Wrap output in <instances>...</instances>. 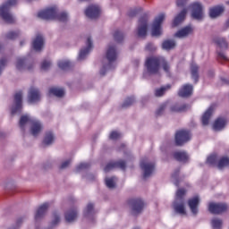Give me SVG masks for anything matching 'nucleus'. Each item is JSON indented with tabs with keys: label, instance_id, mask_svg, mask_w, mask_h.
<instances>
[{
	"label": "nucleus",
	"instance_id": "obj_22",
	"mask_svg": "<svg viewBox=\"0 0 229 229\" xmlns=\"http://www.w3.org/2000/svg\"><path fill=\"white\" fill-rule=\"evenodd\" d=\"M131 205L133 214H139L144 208V202L140 199L131 200Z\"/></svg>",
	"mask_w": 229,
	"mask_h": 229
},
{
	"label": "nucleus",
	"instance_id": "obj_25",
	"mask_svg": "<svg viewBox=\"0 0 229 229\" xmlns=\"http://www.w3.org/2000/svg\"><path fill=\"white\" fill-rule=\"evenodd\" d=\"M47 208H49V203H44L38 208L35 215L36 221H40V219L46 216Z\"/></svg>",
	"mask_w": 229,
	"mask_h": 229
},
{
	"label": "nucleus",
	"instance_id": "obj_9",
	"mask_svg": "<svg viewBox=\"0 0 229 229\" xmlns=\"http://www.w3.org/2000/svg\"><path fill=\"white\" fill-rule=\"evenodd\" d=\"M136 35L140 38H144L148 35V18L143 17L139 20Z\"/></svg>",
	"mask_w": 229,
	"mask_h": 229
},
{
	"label": "nucleus",
	"instance_id": "obj_18",
	"mask_svg": "<svg viewBox=\"0 0 229 229\" xmlns=\"http://www.w3.org/2000/svg\"><path fill=\"white\" fill-rule=\"evenodd\" d=\"M29 128L31 135H33V137H37V135L42 131L44 126L40 121L34 118Z\"/></svg>",
	"mask_w": 229,
	"mask_h": 229
},
{
	"label": "nucleus",
	"instance_id": "obj_56",
	"mask_svg": "<svg viewBox=\"0 0 229 229\" xmlns=\"http://www.w3.org/2000/svg\"><path fill=\"white\" fill-rule=\"evenodd\" d=\"M60 223V216L58 215H54V220L52 222L53 225H58Z\"/></svg>",
	"mask_w": 229,
	"mask_h": 229
},
{
	"label": "nucleus",
	"instance_id": "obj_11",
	"mask_svg": "<svg viewBox=\"0 0 229 229\" xmlns=\"http://www.w3.org/2000/svg\"><path fill=\"white\" fill-rule=\"evenodd\" d=\"M191 137V132L188 131H178L175 134V144L177 146H183L185 142H189Z\"/></svg>",
	"mask_w": 229,
	"mask_h": 229
},
{
	"label": "nucleus",
	"instance_id": "obj_62",
	"mask_svg": "<svg viewBox=\"0 0 229 229\" xmlns=\"http://www.w3.org/2000/svg\"><path fill=\"white\" fill-rule=\"evenodd\" d=\"M3 49V46L0 45V51Z\"/></svg>",
	"mask_w": 229,
	"mask_h": 229
},
{
	"label": "nucleus",
	"instance_id": "obj_21",
	"mask_svg": "<svg viewBox=\"0 0 229 229\" xmlns=\"http://www.w3.org/2000/svg\"><path fill=\"white\" fill-rule=\"evenodd\" d=\"M188 205L190 207V210L191 211V214L196 216L198 214V207L199 206V197L195 196L189 199Z\"/></svg>",
	"mask_w": 229,
	"mask_h": 229
},
{
	"label": "nucleus",
	"instance_id": "obj_61",
	"mask_svg": "<svg viewBox=\"0 0 229 229\" xmlns=\"http://www.w3.org/2000/svg\"><path fill=\"white\" fill-rule=\"evenodd\" d=\"M225 4L229 6V1L225 2Z\"/></svg>",
	"mask_w": 229,
	"mask_h": 229
},
{
	"label": "nucleus",
	"instance_id": "obj_35",
	"mask_svg": "<svg viewBox=\"0 0 229 229\" xmlns=\"http://www.w3.org/2000/svg\"><path fill=\"white\" fill-rule=\"evenodd\" d=\"M53 142H55V134H53L51 131L47 132L43 140V144L45 146H51Z\"/></svg>",
	"mask_w": 229,
	"mask_h": 229
},
{
	"label": "nucleus",
	"instance_id": "obj_30",
	"mask_svg": "<svg viewBox=\"0 0 229 229\" xmlns=\"http://www.w3.org/2000/svg\"><path fill=\"white\" fill-rule=\"evenodd\" d=\"M94 214H96V211H94V204L89 203L84 209V216L85 217H88L89 219H92L94 217Z\"/></svg>",
	"mask_w": 229,
	"mask_h": 229
},
{
	"label": "nucleus",
	"instance_id": "obj_17",
	"mask_svg": "<svg viewBox=\"0 0 229 229\" xmlns=\"http://www.w3.org/2000/svg\"><path fill=\"white\" fill-rule=\"evenodd\" d=\"M226 208H228V206L223 203L211 202L208 205V210L209 212H211V214H221L223 212H225Z\"/></svg>",
	"mask_w": 229,
	"mask_h": 229
},
{
	"label": "nucleus",
	"instance_id": "obj_31",
	"mask_svg": "<svg viewBox=\"0 0 229 229\" xmlns=\"http://www.w3.org/2000/svg\"><path fill=\"white\" fill-rule=\"evenodd\" d=\"M77 217L78 211H76V209H72L65 213V219L67 223H72L73 221H76Z\"/></svg>",
	"mask_w": 229,
	"mask_h": 229
},
{
	"label": "nucleus",
	"instance_id": "obj_26",
	"mask_svg": "<svg viewBox=\"0 0 229 229\" xmlns=\"http://www.w3.org/2000/svg\"><path fill=\"white\" fill-rule=\"evenodd\" d=\"M32 47L35 51H42L44 48V37L38 35L32 42Z\"/></svg>",
	"mask_w": 229,
	"mask_h": 229
},
{
	"label": "nucleus",
	"instance_id": "obj_44",
	"mask_svg": "<svg viewBox=\"0 0 229 229\" xmlns=\"http://www.w3.org/2000/svg\"><path fill=\"white\" fill-rule=\"evenodd\" d=\"M114 38L116 42H122L124 38V34L121 30H115L114 33Z\"/></svg>",
	"mask_w": 229,
	"mask_h": 229
},
{
	"label": "nucleus",
	"instance_id": "obj_57",
	"mask_svg": "<svg viewBox=\"0 0 229 229\" xmlns=\"http://www.w3.org/2000/svg\"><path fill=\"white\" fill-rule=\"evenodd\" d=\"M218 58H221L222 60H228L226 55H225L223 52L218 53Z\"/></svg>",
	"mask_w": 229,
	"mask_h": 229
},
{
	"label": "nucleus",
	"instance_id": "obj_55",
	"mask_svg": "<svg viewBox=\"0 0 229 229\" xmlns=\"http://www.w3.org/2000/svg\"><path fill=\"white\" fill-rule=\"evenodd\" d=\"M187 4V0H177L176 1V4L177 6H185V4Z\"/></svg>",
	"mask_w": 229,
	"mask_h": 229
},
{
	"label": "nucleus",
	"instance_id": "obj_60",
	"mask_svg": "<svg viewBox=\"0 0 229 229\" xmlns=\"http://www.w3.org/2000/svg\"><path fill=\"white\" fill-rule=\"evenodd\" d=\"M23 44H24V41H21V42H20V45H21V46H23Z\"/></svg>",
	"mask_w": 229,
	"mask_h": 229
},
{
	"label": "nucleus",
	"instance_id": "obj_23",
	"mask_svg": "<svg viewBox=\"0 0 229 229\" xmlns=\"http://www.w3.org/2000/svg\"><path fill=\"white\" fill-rule=\"evenodd\" d=\"M192 90H194L192 85L185 84L179 89L178 94L181 98H189V96H192Z\"/></svg>",
	"mask_w": 229,
	"mask_h": 229
},
{
	"label": "nucleus",
	"instance_id": "obj_6",
	"mask_svg": "<svg viewBox=\"0 0 229 229\" xmlns=\"http://www.w3.org/2000/svg\"><path fill=\"white\" fill-rule=\"evenodd\" d=\"M165 21V13H160L154 21L151 28L152 37H160L162 35V22Z\"/></svg>",
	"mask_w": 229,
	"mask_h": 229
},
{
	"label": "nucleus",
	"instance_id": "obj_14",
	"mask_svg": "<svg viewBox=\"0 0 229 229\" xmlns=\"http://www.w3.org/2000/svg\"><path fill=\"white\" fill-rule=\"evenodd\" d=\"M35 118L31 117L30 114H23L20 117L19 127L22 131H26L30 128L31 123Z\"/></svg>",
	"mask_w": 229,
	"mask_h": 229
},
{
	"label": "nucleus",
	"instance_id": "obj_7",
	"mask_svg": "<svg viewBox=\"0 0 229 229\" xmlns=\"http://www.w3.org/2000/svg\"><path fill=\"white\" fill-rule=\"evenodd\" d=\"M191 9V17L196 21H201L205 17V13L203 12V5L199 2H195L190 5Z\"/></svg>",
	"mask_w": 229,
	"mask_h": 229
},
{
	"label": "nucleus",
	"instance_id": "obj_33",
	"mask_svg": "<svg viewBox=\"0 0 229 229\" xmlns=\"http://www.w3.org/2000/svg\"><path fill=\"white\" fill-rule=\"evenodd\" d=\"M65 91L61 88H51L49 89L50 96H55L56 98H64Z\"/></svg>",
	"mask_w": 229,
	"mask_h": 229
},
{
	"label": "nucleus",
	"instance_id": "obj_15",
	"mask_svg": "<svg viewBox=\"0 0 229 229\" xmlns=\"http://www.w3.org/2000/svg\"><path fill=\"white\" fill-rule=\"evenodd\" d=\"M86 48H82L81 49L80 53H79V57L78 60H85V58H87V56L89 55V53H90L92 51V38L90 37H88L86 39Z\"/></svg>",
	"mask_w": 229,
	"mask_h": 229
},
{
	"label": "nucleus",
	"instance_id": "obj_5",
	"mask_svg": "<svg viewBox=\"0 0 229 229\" xmlns=\"http://www.w3.org/2000/svg\"><path fill=\"white\" fill-rule=\"evenodd\" d=\"M183 196H185V190H178L174 202V208L176 214H180V216H185L187 214V211L185 210V204L183 202Z\"/></svg>",
	"mask_w": 229,
	"mask_h": 229
},
{
	"label": "nucleus",
	"instance_id": "obj_24",
	"mask_svg": "<svg viewBox=\"0 0 229 229\" xmlns=\"http://www.w3.org/2000/svg\"><path fill=\"white\" fill-rule=\"evenodd\" d=\"M115 167H119L120 169H125L126 163H124V161L111 162L106 165L104 171L105 173H108L109 171H112V169H115Z\"/></svg>",
	"mask_w": 229,
	"mask_h": 229
},
{
	"label": "nucleus",
	"instance_id": "obj_40",
	"mask_svg": "<svg viewBox=\"0 0 229 229\" xmlns=\"http://www.w3.org/2000/svg\"><path fill=\"white\" fill-rule=\"evenodd\" d=\"M211 226L214 229H221L223 226V221L221 219L218 218H213L211 220Z\"/></svg>",
	"mask_w": 229,
	"mask_h": 229
},
{
	"label": "nucleus",
	"instance_id": "obj_41",
	"mask_svg": "<svg viewBox=\"0 0 229 229\" xmlns=\"http://www.w3.org/2000/svg\"><path fill=\"white\" fill-rule=\"evenodd\" d=\"M59 69L65 71V69H69L71 67V62L69 60H61L58 62Z\"/></svg>",
	"mask_w": 229,
	"mask_h": 229
},
{
	"label": "nucleus",
	"instance_id": "obj_50",
	"mask_svg": "<svg viewBox=\"0 0 229 229\" xmlns=\"http://www.w3.org/2000/svg\"><path fill=\"white\" fill-rule=\"evenodd\" d=\"M50 68H51V61L45 60V61L42 62V64H41L42 71H47Z\"/></svg>",
	"mask_w": 229,
	"mask_h": 229
},
{
	"label": "nucleus",
	"instance_id": "obj_16",
	"mask_svg": "<svg viewBox=\"0 0 229 229\" xmlns=\"http://www.w3.org/2000/svg\"><path fill=\"white\" fill-rule=\"evenodd\" d=\"M194 33V27L188 25L181 30H179L174 37L176 38H187V37H191Z\"/></svg>",
	"mask_w": 229,
	"mask_h": 229
},
{
	"label": "nucleus",
	"instance_id": "obj_20",
	"mask_svg": "<svg viewBox=\"0 0 229 229\" xmlns=\"http://www.w3.org/2000/svg\"><path fill=\"white\" fill-rule=\"evenodd\" d=\"M214 110H216V105H211L204 113L201 119L203 126L208 125V123H210V117H212V114H214Z\"/></svg>",
	"mask_w": 229,
	"mask_h": 229
},
{
	"label": "nucleus",
	"instance_id": "obj_49",
	"mask_svg": "<svg viewBox=\"0 0 229 229\" xmlns=\"http://www.w3.org/2000/svg\"><path fill=\"white\" fill-rule=\"evenodd\" d=\"M88 167H90V165L89 163H81L76 167V172L80 173V171H83L84 169H88Z\"/></svg>",
	"mask_w": 229,
	"mask_h": 229
},
{
	"label": "nucleus",
	"instance_id": "obj_43",
	"mask_svg": "<svg viewBox=\"0 0 229 229\" xmlns=\"http://www.w3.org/2000/svg\"><path fill=\"white\" fill-rule=\"evenodd\" d=\"M19 35H21V32H19V30H17V31H9L6 34V38H8V40H15V38H17L19 37Z\"/></svg>",
	"mask_w": 229,
	"mask_h": 229
},
{
	"label": "nucleus",
	"instance_id": "obj_10",
	"mask_svg": "<svg viewBox=\"0 0 229 229\" xmlns=\"http://www.w3.org/2000/svg\"><path fill=\"white\" fill-rule=\"evenodd\" d=\"M140 167L143 171V178H149L153 174V171H155V164L148 162V159H143L140 162Z\"/></svg>",
	"mask_w": 229,
	"mask_h": 229
},
{
	"label": "nucleus",
	"instance_id": "obj_39",
	"mask_svg": "<svg viewBox=\"0 0 229 229\" xmlns=\"http://www.w3.org/2000/svg\"><path fill=\"white\" fill-rule=\"evenodd\" d=\"M198 64H192L191 67V78L192 80H194L195 83L198 81Z\"/></svg>",
	"mask_w": 229,
	"mask_h": 229
},
{
	"label": "nucleus",
	"instance_id": "obj_8",
	"mask_svg": "<svg viewBox=\"0 0 229 229\" xmlns=\"http://www.w3.org/2000/svg\"><path fill=\"white\" fill-rule=\"evenodd\" d=\"M21 112H22V93L19 91L14 95L13 104L11 106V114L12 115H15V114H21Z\"/></svg>",
	"mask_w": 229,
	"mask_h": 229
},
{
	"label": "nucleus",
	"instance_id": "obj_4",
	"mask_svg": "<svg viewBox=\"0 0 229 229\" xmlns=\"http://www.w3.org/2000/svg\"><path fill=\"white\" fill-rule=\"evenodd\" d=\"M18 1L19 0H8L0 6V17H2L7 24H13V22H15V17L10 13V8L15 6Z\"/></svg>",
	"mask_w": 229,
	"mask_h": 229
},
{
	"label": "nucleus",
	"instance_id": "obj_54",
	"mask_svg": "<svg viewBox=\"0 0 229 229\" xmlns=\"http://www.w3.org/2000/svg\"><path fill=\"white\" fill-rule=\"evenodd\" d=\"M146 49L148 51H155V49H157V47H155V45H153L152 43H148L146 47Z\"/></svg>",
	"mask_w": 229,
	"mask_h": 229
},
{
	"label": "nucleus",
	"instance_id": "obj_47",
	"mask_svg": "<svg viewBox=\"0 0 229 229\" xmlns=\"http://www.w3.org/2000/svg\"><path fill=\"white\" fill-rule=\"evenodd\" d=\"M134 103H135V98L131 97L124 100L123 106V108H126L128 106H131V105H133Z\"/></svg>",
	"mask_w": 229,
	"mask_h": 229
},
{
	"label": "nucleus",
	"instance_id": "obj_27",
	"mask_svg": "<svg viewBox=\"0 0 229 229\" xmlns=\"http://www.w3.org/2000/svg\"><path fill=\"white\" fill-rule=\"evenodd\" d=\"M225 126H226V119L220 117L215 121L213 130L215 131H221V130H224Z\"/></svg>",
	"mask_w": 229,
	"mask_h": 229
},
{
	"label": "nucleus",
	"instance_id": "obj_3",
	"mask_svg": "<svg viewBox=\"0 0 229 229\" xmlns=\"http://www.w3.org/2000/svg\"><path fill=\"white\" fill-rule=\"evenodd\" d=\"M117 47L115 45H108L106 50V58L107 60V63H105L103 69L100 71V74L104 75L105 72H103L104 69H114L115 67V62L117 60Z\"/></svg>",
	"mask_w": 229,
	"mask_h": 229
},
{
	"label": "nucleus",
	"instance_id": "obj_45",
	"mask_svg": "<svg viewBox=\"0 0 229 229\" xmlns=\"http://www.w3.org/2000/svg\"><path fill=\"white\" fill-rule=\"evenodd\" d=\"M216 44L220 46V47L226 49L228 47V43L226 42V39L225 38H218L216 40Z\"/></svg>",
	"mask_w": 229,
	"mask_h": 229
},
{
	"label": "nucleus",
	"instance_id": "obj_36",
	"mask_svg": "<svg viewBox=\"0 0 229 229\" xmlns=\"http://www.w3.org/2000/svg\"><path fill=\"white\" fill-rule=\"evenodd\" d=\"M105 182H106V185L108 189H115V185L117 183V178L116 177H106Z\"/></svg>",
	"mask_w": 229,
	"mask_h": 229
},
{
	"label": "nucleus",
	"instance_id": "obj_37",
	"mask_svg": "<svg viewBox=\"0 0 229 229\" xmlns=\"http://www.w3.org/2000/svg\"><path fill=\"white\" fill-rule=\"evenodd\" d=\"M189 108V106L182 104H175L174 106H171V111L172 112H185V110H187Z\"/></svg>",
	"mask_w": 229,
	"mask_h": 229
},
{
	"label": "nucleus",
	"instance_id": "obj_32",
	"mask_svg": "<svg viewBox=\"0 0 229 229\" xmlns=\"http://www.w3.org/2000/svg\"><path fill=\"white\" fill-rule=\"evenodd\" d=\"M185 15H187V9H183L174 20V26H178V24L183 22L185 20Z\"/></svg>",
	"mask_w": 229,
	"mask_h": 229
},
{
	"label": "nucleus",
	"instance_id": "obj_42",
	"mask_svg": "<svg viewBox=\"0 0 229 229\" xmlns=\"http://www.w3.org/2000/svg\"><path fill=\"white\" fill-rule=\"evenodd\" d=\"M229 165V158L228 157H222L217 165L218 169H223V167H226Z\"/></svg>",
	"mask_w": 229,
	"mask_h": 229
},
{
	"label": "nucleus",
	"instance_id": "obj_1",
	"mask_svg": "<svg viewBox=\"0 0 229 229\" xmlns=\"http://www.w3.org/2000/svg\"><path fill=\"white\" fill-rule=\"evenodd\" d=\"M145 65L148 74H157L162 65L165 72H169V64L165 62L164 57H148L146 60Z\"/></svg>",
	"mask_w": 229,
	"mask_h": 229
},
{
	"label": "nucleus",
	"instance_id": "obj_34",
	"mask_svg": "<svg viewBox=\"0 0 229 229\" xmlns=\"http://www.w3.org/2000/svg\"><path fill=\"white\" fill-rule=\"evenodd\" d=\"M162 47L163 49H165V51L174 49V47H176V41L173 39L165 40L162 44Z\"/></svg>",
	"mask_w": 229,
	"mask_h": 229
},
{
	"label": "nucleus",
	"instance_id": "obj_63",
	"mask_svg": "<svg viewBox=\"0 0 229 229\" xmlns=\"http://www.w3.org/2000/svg\"><path fill=\"white\" fill-rule=\"evenodd\" d=\"M173 178H176V174H174V175H173Z\"/></svg>",
	"mask_w": 229,
	"mask_h": 229
},
{
	"label": "nucleus",
	"instance_id": "obj_28",
	"mask_svg": "<svg viewBox=\"0 0 229 229\" xmlns=\"http://www.w3.org/2000/svg\"><path fill=\"white\" fill-rule=\"evenodd\" d=\"M15 67L17 71H26V69H30L26 65V59L24 57L16 58Z\"/></svg>",
	"mask_w": 229,
	"mask_h": 229
},
{
	"label": "nucleus",
	"instance_id": "obj_12",
	"mask_svg": "<svg viewBox=\"0 0 229 229\" xmlns=\"http://www.w3.org/2000/svg\"><path fill=\"white\" fill-rule=\"evenodd\" d=\"M85 15L88 19H98L101 15V8L96 4L89 5L85 10Z\"/></svg>",
	"mask_w": 229,
	"mask_h": 229
},
{
	"label": "nucleus",
	"instance_id": "obj_46",
	"mask_svg": "<svg viewBox=\"0 0 229 229\" xmlns=\"http://www.w3.org/2000/svg\"><path fill=\"white\" fill-rule=\"evenodd\" d=\"M6 65H8V57H3L0 59V74L4 71Z\"/></svg>",
	"mask_w": 229,
	"mask_h": 229
},
{
	"label": "nucleus",
	"instance_id": "obj_13",
	"mask_svg": "<svg viewBox=\"0 0 229 229\" xmlns=\"http://www.w3.org/2000/svg\"><path fill=\"white\" fill-rule=\"evenodd\" d=\"M42 96L40 95V90L37 88H30L28 93V103L33 105L34 103H38Z\"/></svg>",
	"mask_w": 229,
	"mask_h": 229
},
{
	"label": "nucleus",
	"instance_id": "obj_2",
	"mask_svg": "<svg viewBox=\"0 0 229 229\" xmlns=\"http://www.w3.org/2000/svg\"><path fill=\"white\" fill-rule=\"evenodd\" d=\"M38 17L45 20L57 19L60 22H66V21H69V14L65 12L57 14L55 7H50L44 11H40L38 13Z\"/></svg>",
	"mask_w": 229,
	"mask_h": 229
},
{
	"label": "nucleus",
	"instance_id": "obj_29",
	"mask_svg": "<svg viewBox=\"0 0 229 229\" xmlns=\"http://www.w3.org/2000/svg\"><path fill=\"white\" fill-rule=\"evenodd\" d=\"M174 158L178 160V162H187V160H189V155H187L186 152L177 151L174 152Z\"/></svg>",
	"mask_w": 229,
	"mask_h": 229
},
{
	"label": "nucleus",
	"instance_id": "obj_58",
	"mask_svg": "<svg viewBox=\"0 0 229 229\" xmlns=\"http://www.w3.org/2000/svg\"><path fill=\"white\" fill-rule=\"evenodd\" d=\"M225 26H226V28H229V19L226 21Z\"/></svg>",
	"mask_w": 229,
	"mask_h": 229
},
{
	"label": "nucleus",
	"instance_id": "obj_51",
	"mask_svg": "<svg viewBox=\"0 0 229 229\" xmlns=\"http://www.w3.org/2000/svg\"><path fill=\"white\" fill-rule=\"evenodd\" d=\"M217 162V156L212 155L209 156L207 159V164H209V165H214Z\"/></svg>",
	"mask_w": 229,
	"mask_h": 229
},
{
	"label": "nucleus",
	"instance_id": "obj_38",
	"mask_svg": "<svg viewBox=\"0 0 229 229\" xmlns=\"http://www.w3.org/2000/svg\"><path fill=\"white\" fill-rule=\"evenodd\" d=\"M171 89V85L163 86L159 89H157L155 90V96L157 98H161V96H164L166 90H169Z\"/></svg>",
	"mask_w": 229,
	"mask_h": 229
},
{
	"label": "nucleus",
	"instance_id": "obj_53",
	"mask_svg": "<svg viewBox=\"0 0 229 229\" xmlns=\"http://www.w3.org/2000/svg\"><path fill=\"white\" fill-rule=\"evenodd\" d=\"M69 165H71V159L63 162L60 165V169H67Z\"/></svg>",
	"mask_w": 229,
	"mask_h": 229
},
{
	"label": "nucleus",
	"instance_id": "obj_59",
	"mask_svg": "<svg viewBox=\"0 0 229 229\" xmlns=\"http://www.w3.org/2000/svg\"><path fill=\"white\" fill-rule=\"evenodd\" d=\"M130 17H133V13H129Z\"/></svg>",
	"mask_w": 229,
	"mask_h": 229
},
{
	"label": "nucleus",
	"instance_id": "obj_19",
	"mask_svg": "<svg viewBox=\"0 0 229 229\" xmlns=\"http://www.w3.org/2000/svg\"><path fill=\"white\" fill-rule=\"evenodd\" d=\"M225 13V6L216 5L209 8V17L210 19H217V17H221Z\"/></svg>",
	"mask_w": 229,
	"mask_h": 229
},
{
	"label": "nucleus",
	"instance_id": "obj_52",
	"mask_svg": "<svg viewBox=\"0 0 229 229\" xmlns=\"http://www.w3.org/2000/svg\"><path fill=\"white\" fill-rule=\"evenodd\" d=\"M166 106H167V105H165V104H162L161 106H159V107L156 111L157 115H162V114H164V110H165Z\"/></svg>",
	"mask_w": 229,
	"mask_h": 229
},
{
	"label": "nucleus",
	"instance_id": "obj_48",
	"mask_svg": "<svg viewBox=\"0 0 229 229\" xmlns=\"http://www.w3.org/2000/svg\"><path fill=\"white\" fill-rule=\"evenodd\" d=\"M109 139L111 140H117V139H121V133L117 131H114L110 133Z\"/></svg>",
	"mask_w": 229,
	"mask_h": 229
}]
</instances>
